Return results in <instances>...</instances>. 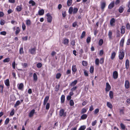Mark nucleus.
I'll return each instance as SVG.
<instances>
[{
  "mask_svg": "<svg viewBox=\"0 0 130 130\" xmlns=\"http://www.w3.org/2000/svg\"><path fill=\"white\" fill-rule=\"evenodd\" d=\"M22 27L23 30H24L26 28V26H25V24L23 23L22 24Z\"/></svg>",
  "mask_w": 130,
  "mask_h": 130,
  "instance_id": "603ef678",
  "label": "nucleus"
},
{
  "mask_svg": "<svg viewBox=\"0 0 130 130\" xmlns=\"http://www.w3.org/2000/svg\"><path fill=\"white\" fill-rule=\"evenodd\" d=\"M84 74L85 76H88V72L86 70L84 69Z\"/></svg>",
  "mask_w": 130,
  "mask_h": 130,
  "instance_id": "e433bc0d",
  "label": "nucleus"
},
{
  "mask_svg": "<svg viewBox=\"0 0 130 130\" xmlns=\"http://www.w3.org/2000/svg\"><path fill=\"white\" fill-rule=\"evenodd\" d=\"M14 110L13 109L11 112L10 113V115L11 116H12L14 114Z\"/></svg>",
  "mask_w": 130,
  "mask_h": 130,
  "instance_id": "338daca9",
  "label": "nucleus"
},
{
  "mask_svg": "<svg viewBox=\"0 0 130 130\" xmlns=\"http://www.w3.org/2000/svg\"><path fill=\"white\" fill-rule=\"evenodd\" d=\"M22 7L21 6H17L16 9L17 11H21L22 10Z\"/></svg>",
  "mask_w": 130,
  "mask_h": 130,
  "instance_id": "4be33fe9",
  "label": "nucleus"
},
{
  "mask_svg": "<svg viewBox=\"0 0 130 130\" xmlns=\"http://www.w3.org/2000/svg\"><path fill=\"white\" fill-rule=\"evenodd\" d=\"M115 19L114 18H112L110 21V24L111 26H113L115 25L114 23H115Z\"/></svg>",
  "mask_w": 130,
  "mask_h": 130,
  "instance_id": "6e6552de",
  "label": "nucleus"
},
{
  "mask_svg": "<svg viewBox=\"0 0 130 130\" xmlns=\"http://www.w3.org/2000/svg\"><path fill=\"white\" fill-rule=\"evenodd\" d=\"M20 30L19 27L17 28L16 30L15 31V34L17 35L20 32Z\"/></svg>",
  "mask_w": 130,
  "mask_h": 130,
  "instance_id": "393cba45",
  "label": "nucleus"
},
{
  "mask_svg": "<svg viewBox=\"0 0 130 130\" xmlns=\"http://www.w3.org/2000/svg\"><path fill=\"white\" fill-rule=\"evenodd\" d=\"M3 86L2 85H0V92H1L2 93L3 92Z\"/></svg>",
  "mask_w": 130,
  "mask_h": 130,
  "instance_id": "4d7b16f0",
  "label": "nucleus"
},
{
  "mask_svg": "<svg viewBox=\"0 0 130 130\" xmlns=\"http://www.w3.org/2000/svg\"><path fill=\"white\" fill-rule=\"evenodd\" d=\"M23 87V85L22 83H21L19 85L18 88L20 90L22 89Z\"/></svg>",
  "mask_w": 130,
  "mask_h": 130,
  "instance_id": "c9c22d12",
  "label": "nucleus"
},
{
  "mask_svg": "<svg viewBox=\"0 0 130 130\" xmlns=\"http://www.w3.org/2000/svg\"><path fill=\"white\" fill-rule=\"evenodd\" d=\"M59 115L60 116H65L66 115V113L64 112V110L62 109L60 110L59 112Z\"/></svg>",
  "mask_w": 130,
  "mask_h": 130,
  "instance_id": "f03ea898",
  "label": "nucleus"
},
{
  "mask_svg": "<svg viewBox=\"0 0 130 130\" xmlns=\"http://www.w3.org/2000/svg\"><path fill=\"white\" fill-rule=\"evenodd\" d=\"M5 85L7 86H8L9 85V80L8 79H7L5 81Z\"/></svg>",
  "mask_w": 130,
  "mask_h": 130,
  "instance_id": "412c9836",
  "label": "nucleus"
},
{
  "mask_svg": "<svg viewBox=\"0 0 130 130\" xmlns=\"http://www.w3.org/2000/svg\"><path fill=\"white\" fill-rule=\"evenodd\" d=\"M87 117V115L86 114H83L81 117V118L82 119H86Z\"/></svg>",
  "mask_w": 130,
  "mask_h": 130,
  "instance_id": "72a5a7b5",
  "label": "nucleus"
},
{
  "mask_svg": "<svg viewBox=\"0 0 130 130\" xmlns=\"http://www.w3.org/2000/svg\"><path fill=\"white\" fill-rule=\"evenodd\" d=\"M44 10L42 9L39 11L38 14L39 15H42L44 14Z\"/></svg>",
  "mask_w": 130,
  "mask_h": 130,
  "instance_id": "4468645a",
  "label": "nucleus"
},
{
  "mask_svg": "<svg viewBox=\"0 0 130 130\" xmlns=\"http://www.w3.org/2000/svg\"><path fill=\"white\" fill-rule=\"evenodd\" d=\"M112 35V32L110 31L108 33V35L109 38H111Z\"/></svg>",
  "mask_w": 130,
  "mask_h": 130,
  "instance_id": "a18cd8bd",
  "label": "nucleus"
},
{
  "mask_svg": "<svg viewBox=\"0 0 130 130\" xmlns=\"http://www.w3.org/2000/svg\"><path fill=\"white\" fill-rule=\"evenodd\" d=\"M104 52L103 50L100 51L99 53V55L100 56H102Z\"/></svg>",
  "mask_w": 130,
  "mask_h": 130,
  "instance_id": "774afa93",
  "label": "nucleus"
},
{
  "mask_svg": "<svg viewBox=\"0 0 130 130\" xmlns=\"http://www.w3.org/2000/svg\"><path fill=\"white\" fill-rule=\"evenodd\" d=\"M109 96L111 99H112L113 98V94L112 92V91H110L109 93Z\"/></svg>",
  "mask_w": 130,
  "mask_h": 130,
  "instance_id": "5701e85b",
  "label": "nucleus"
},
{
  "mask_svg": "<svg viewBox=\"0 0 130 130\" xmlns=\"http://www.w3.org/2000/svg\"><path fill=\"white\" fill-rule=\"evenodd\" d=\"M113 78L114 79H116L118 77V73L117 71H114L113 73Z\"/></svg>",
  "mask_w": 130,
  "mask_h": 130,
  "instance_id": "20e7f679",
  "label": "nucleus"
},
{
  "mask_svg": "<svg viewBox=\"0 0 130 130\" xmlns=\"http://www.w3.org/2000/svg\"><path fill=\"white\" fill-rule=\"evenodd\" d=\"M107 106L110 108H111L112 107V104L109 102H107Z\"/></svg>",
  "mask_w": 130,
  "mask_h": 130,
  "instance_id": "a878e982",
  "label": "nucleus"
},
{
  "mask_svg": "<svg viewBox=\"0 0 130 130\" xmlns=\"http://www.w3.org/2000/svg\"><path fill=\"white\" fill-rule=\"evenodd\" d=\"M120 126L122 129H125V126L123 124L121 123L120 124Z\"/></svg>",
  "mask_w": 130,
  "mask_h": 130,
  "instance_id": "09e8293b",
  "label": "nucleus"
},
{
  "mask_svg": "<svg viewBox=\"0 0 130 130\" xmlns=\"http://www.w3.org/2000/svg\"><path fill=\"white\" fill-rule=\"evenodd\" d=\"M125 67L126 69H128L129 67V60L127 59L125 61Z\"/></svg>",
  "mask_w": 130,
  "mask_h": 130,
  "instance_id": "f8f14e48",
  "label": "nucleus"
},
{
  "mask_svg": "<svg viewBox=\"0 0 130 130\" xmlns=\"http://www.w3.org/2000/svg\"><path fill=\"white\" fill-rule=\"evenodd\" d=\"M9 118H7V119H6L5 122V124H7L9 122Z\"/></svg>",
  "mask_w": 130,
  "mask_h": 130,
  "instance_id": "79ce46f5",
  "label": "nucleus"
},
{
  "mask_svg": "<svg viewBox=\"0 0 130 130\" xmlns=\"http://www.w3.org/2000/svg\"><path fill=\"white\" fill-rule=\"evenodd\" d=\"M94 71V68L93 66H91L90 68V73H92Z\"/></svg>",
  "mask_w": 130,
  "mask_h": 130,
  "instance_id": "58836bf2",
  "label": "nucleus"
},
{
  "mask_svg": "<svg viewBox=\"0 0 130 130\" xmlns=\"http://www.w3.org/2000/svg\"><path fill=\"white\" fill-rule=\"evenodd\" d=\"M72 70L73 72H74L75 73L77 70V69L76 66L75 65H73L72 67Z\"/></svg>",
  "mask_w": 130,
  "mask_h": 130,
  "instance_id": "2eb2a0df",
  "label": "nucleus"
},
{
  "mask_svg": "<svg viewBox=\"0 0 130 130\" xmlns=\"http://www.w3.org/2000/svg\"><path fill=\"white\" fill-rule=\"evenodd\" d=\"M125 86L126 89H128L129 87V83L127 80H126L125 82Z\"/></svg>",
  "mask_w": 130,
  "mask_h": 130,
  "instance_id": "1a4fd4ad",
  "label": "nucleus"
},
{
  "mask_svg": "<svg viewBox=\"0 0 130 130\" xmlns=\"http://www.w3.org/2000/svg\"><path fill=\"white\" fill-rule=\"evenodd\" d=\"M31 22L30 20H28L26 21V24L27 26H29L30 25Z\"/></svg>",
  "mask_w": 130,
  "mask_h": 130,
  "instance_id": "c85d7f7f",
  "label": "nucleus"
},
{
  "mask_svg": "<svg viewBox=\"0 0 130 130\" xmlns=\"http://www.w3.org/2000/svg\"><path fill=\"white\" fill-rule=\"evenodd\" d=\"M125 27L124 26H122L121 29V32L122 34H124L125 32Z\"/></svg>",
  "mask_w": 130,
  "mask_h": 130,
  "instance_id": "ddd939ff",
  "label": "nucleus"
},
{
  "mask_svg": "<svg viewBox=\"0 0 130 130\" xmlns=\"http://www.w3.org/2000/svg\"><path fill=\"white\" fill-rule=\"evenodd\" d=\"M124 51L122 50L120 51L119 53V57L120 59L122 60L123 59L124 57Z\"/></svg>",
  "mask_w": 130,
  "mask_h": 130,
  "instance_id": "f257e3e1",
  "label": "nucleus"
},
{
  "mask_svg": "<svg viewBox=\"0 0 130 130\" xmlns=\"http://www.w3.org/2000/svg\"><path fill=\"white\" fill-rule=\"evenodd\" d=\"M86 127L85 125L81 126L79 129L78 130H84L86 128Z\"/></svg>",
  "mask_w": 130,
  "mask_h": 130,
  "instance_id": "bb28decb",
  "label": "nucleus"
},
{
  "mask_svg": "<svg viewBox=\"0 0 130 130\" xmlns=\"http://www.w3.org/2000/svg\"><path fill=\"white\" fill-rule=\"evenodd\" d=\"M46 16L47 17V21L48 22L51 23L52 21V17L50 13H48L46 14Z\"/></svg>",
  "mask_w": 130,
  "mask_h": 130,
  "instance_id": "7ed1b4c3",
  "label": "nucleus"
},
{
  "mask_svg": "<svg viewBox=\"0 0 130 130\" xmlns=\"http://www.w3.org/2000/svg\"><path fill=\"white\" fill-rule=\"evenodd\" d=\"M77 87L76 86L73 87L71 89V91L73 92L75 90L77 89Z\"/></svg>",
  "mask_w": 130,
  "mask_h": 130,
  "instance_id": "0e129e2a",
  "label": "nucleus"
},
{
  "mask_svg": "<svg viewBox=\"0 0 130 130\" xmlns=\"http://www.w3.org/2000/svg\"><path fill=\"white\" fill-rule=\"evenodd\" d=\"M106 3L105 2H103L101 4V8L103 10L105 7Z\"/></svg>",
  "mask_w": 130,
  "mask_h": 130,
  "instance_id": "6ab92c4d",
  "label": "nucleus"
},
{
  "mask_svg": "<svg viewBox=\"0 0 130 130\" xmlns=\"http://www.w3.org/2000/svg\"><path fill=\"white\" fill-rule=\"evenodd\" d=\"M34 80L36 82L37 80V77L36 74L35 73L33 75Z\"/></svg>",
  "mask_w": 130,
  "mask_h": 130,
  "instance_id": "f3484780",
  "label": "nucleus"
},
{
  "mask_svg": "<svg viewBox=\"0 0 130 130\" xmlns=\"http://www.w3.org/2000/svg\"><path fill=\"white\" fill-rule=\"evenodd\" d=\"M77 80H75L73 82H72L70 84V86H74L77 83Z\"/></svg>",
  "mask_w": 130,
  "mask_h": 130,
  "instance_id": "a211bd4d",
  "label": "nucleus"
},
{
  "mask_svg": "<svg viewBox=\"0 0 130 130\" xmlns=\"http://www.w3.org/2000/svg\"><path fill=\"white\" fill-rule=\"evenodd\" d=\"M61 103H63L64 102L65 100V96L64 95H62L61 98Z\"/></svg>",
  "mask_w": 130,
  "mask_h": 130,
  "instance_id": "dca6fc26",
  "label": "nucleus"
},
{
  "mask_svg": "<svg viewBox=\"0 0 130 130\" xmlns=\"http://www.w3.org/2000/svg\"><path fill=\"white\" fill-rule=\"evenodd\" d=\"M20 103V102L19 101H17L14 105V107H16L18 106Z\"/></svg>",
  "mask_w": 130,
  "mask_h": 130,
  "instance_id": "c03bdc74",
  "label": "nucleus"
},
{
  "mask_svg": "<svg viewBox=\"0 0 130 130\" xmlns=\"http://www.w3.org/2000/svg\"><path fill=\"white\" fill-rule=\"evenodd\" d=\"M120 115H124V109H120Z\"/></svg>",
  "mask_w": 130,
  "mask_h": 130,
  "instance_id": "ea45409f",
  "label": "nucleus"
},
{
  "mask_svg": "<svg viewBox=\"0 0 130 130\" xmlns=\"http://www.w3.org/2000/svg\"><path fill=\"white\" fill-rule=\"evenodd\" d=\"M86 111L87 110L85 108H83L81 111V113L82 114L85 113L86 112Z\"/></svg>",
  "mask_w": 130,
  "mask_h": 130,
  "instance_id": "4c0bfd02",
  "label": "nucleus"
},
{
  "mask_svg": "<svg viewBox=\"0 0 130 130\" xmlns=\"http://www.w3.org/2000/svg\"><path fill=\"white\" fill-rule=\"evenodd\" d=\"M99 60L97 58L95 59V63L97 65H99Z\"/></svg>",
  "mask_w": 130,
  "mask_h": 130,
  "instance_id": "de8ad7c7",
  "label": "nucleus"
},
{
  "mask_svg": "<svg viewBox=\"0 0 130 130\" xmlns=\"http://www.w3.org/2000/svg\"><path fill=\"white\" fill-rule=\"evenodd\" d=\"M72 0H68L67 2V4L68 6H70L72 3Z\"/></svg>",
  "mask_w": 130,
  "mask_h": 130,
  "instance_id": "b1692460",
  "label": "nucleus"
},
{
  "mask_svg": "<svg viewBox=\"0 0 130 130\" xmlns=\"http://www.w3.org/2000/svg\"><path fill=\"white\" fill-rule=\"evenodd\" d=\"M29 52L32 54H36V48H35L29 50Z\"/></svg>",
  "mask_w": 130,
  "mask_h": 130,
  "instance_id": "39448f33",
  "label": "nucleus"
},
{
  "mask_svg": "<svg viewBox=\"0 0 130 130\" xmlns=\"http://www.w3.org/2000/svg\"><path fill=\"white\" fill-rule=\"evenodd\" d=\"M111 87L108 83H106V87L105 88L106 91H108L110 89Z\"/></svg>",
  "mask_w": 130,
  "mask_h": 130,
  "instance_id": "0eeeda50",
  "label": "nucleus"
},
{
  "mask_svg": "<svg viewBox=\"0 0 130 130\" xmlns=\"http://www.w3.org/2000/svg\"><path fill=\"white\" fill-rule=\"evenodd\" d=\"M61 74L60 73H57L56 75V78L57 79H59L61 77Z\"/></svg>",
  "mask_w": 130,
  "mask_h": 130,
  "instance_id": "7c9ffc66",
  "label": "nucleus"
},
{
  "mask_svg": "<svg viewBox=\"0 0 130 130\" xmlns=\"http://www.w3.org/2000/svg\"><path fill=\"white\" fill-rule=\"evenodd\" d=\"M20 54H22L24 53V51H23V48L21 47L20 48Z\"/></svg>",
  "mask_w": 130,
  "mask_h": 130,
  "instance_id": "37998d69",
  "label": "nucleus"
},
{
  "mask_svg": "<svg viewBox=\"0 0 130 130\" xmlns=\"http://www.w3.org/2000/svg\"><path fill=\"white\" fill-rule=\"evenodd\" d=\"M29 4H31L32 6H34L35 4V3L33 1L30 0L29 2Z\"/></svg>",
  "mask_w": 130,
  "mask_h": 130,
  "instance_id": "2f4dec72",
  "label": "nucleus"
},
{
  "mask_svg": "<svg viewBox=\"0 0 130 130\" xmlns=\"http://www.w3.org/2000/svg\"><path fill=\"white\" fill-rule=\"evenodd\" d=\"M127 29H130V26L129 23H127L126 25Z\"/></svg>",
  "mask_w": 130,
  "mask_h": 130,
  "instance_id": "052dcab7",
  "label": "nucleus"
},
{
  "mask_svg": "<svg viewBox=\"0 0 130 130\" xmlns=\"http://www.w3.org/2000/svg\"><path fill=\"white\" fill-rule=\"evenodd\" d=\"M70 105L71 106H72L74 105V102L73 100H71L70 102Z\"/></svg>",
  "mask_w": 130,
  "mask_h": 130,
  "instance_id": "8fccbe9b",
  "label": "nucleus"
},
{
  "mask_svg": "<svg viewBox=\"0 0 130 130\" xmlns=\"http://www.w3.org/2000/svg\"><path fill=\"white\" fill-rule=\"evenodd\" d=\"M76 26H77V22H75L73 23L72 26L73 27H75Z\"/></svg>",
  "mask_w": 130,
  "mask_h": 130,
  "instance_id": "6e6d98bb",
  "label": "nucleus"
},
{
  "mask_svg": "<svg viewBox=\"0 0 130 130\" xmlns=\"http://www.w3.org/2000/svg\"><path fill=\"white\" fill-rule=\"evenodd\" d=\"M128 7L129 9L127 10V11L128 12H130V2H129L128 3Z\"/></svg>",
  "mask_w": 130,
  "mask_h": 130,
  "instance_id": "864d4df0",
  "label": "nucleus"
},
{
  "mask_svg": "<svg viewBox=\"0 0 130 130\" xmlns=\"http://www.w3.org/2000/svg\"><path fill=\"white\" fill-rule=\"evenodd\" d=\"M60 85H59L58 86H57L55 87V91H58L59 89Z\"/></svg>",
  "mask_w": 130,
  "mask_h": 130,
  "instance_id": "bf43d9fd",
  "label": "nucleus"
},
{
  "mask_svg": "<svg viewBox=\"0 0 130 130\" xmlns=\"http://www.w3.org/2000/svg\"><path fill=\"white\" fill-rule=\"evenodd\" d=\"M15 61H14L12 63V67L14 69H15Z\"/></svg>",
  "mask_w": 130,
  "mask_h": 130,
  "instance_id": "e2e57ef3",
  "label": "nucleus"
},
{
  "mask_svg": "<svg viewBox=\"0 0 130 130\" xmlns=\"http://www.w3.org/2000/svg\"><path fill=\"white\" fill-rule=\"evenodd\" d=\"M73 8L72 7H71L70 8L69 10V12L70 14H72V12H73Z\"/></svg>",
  "mask_w": 130,
  "mask_h": 130,
  "instance_id": "473e14b6",
  "label": "nucleus"
},
{
  "mask_svg": "<svg viewBox=\"0 0 130 130\" xmlns=\"http://www.w3.org/2000/svg\"><path fill=\"white\" fill-rule=\"evenodd\" d=\"M82 64L83 66H86L87 64V62L86 61H83Z\"/></svg>",
  "mask_w": 130,
  "mask_h": 130,
  "instance_id": "3c124183",
  "label": "nucleus"
},
{
  "mask_svg": "<svg viewBox=\"0 0 130 130\" xmlns=\"http://www.w3.org/2000/svg\"><path fill=\"white\" fill-rule=\"evenodd\" d=\"M104 61V58H101L100 61V62L101 64H102L103 63Z\"/></svg>",
  "mask_w": 130,
  "mask_h": 130,
  "instance_id": "13d9d810",
  "label": "nucleus"
},
{
  "mask_svg": "<svg viewBox=\"0 0 130 130\" xmlns=\"http://www.w3.org/2000/svg\"><path fill=\"white\" fill-rule=\"evenodd\" d=\"M42 64L41 63H38L37 64V66L39 68H40L41 67Z\"/></svg>",
  "mask_w": 130,
  "mask_h": 130,
  "instance_id": "49530a36",
  "label": "nucleus"
},
{
  "mask_svg": "<svg viewBox=\"0 0 130 130\" xmlns=\"http://www.w3.org/2000/svg\"><path fill=\"white\" fill-rule=\"evenodd\" d=\"M116 55V53L114 52H113L111 54V58L112 59H113L115 57Z\"/></svg>",
  "mask_w": 130,
  "mask_h": 130,
  "instance_id": "aec40b11",
  "label": "nucleus"
},
{
  "mask_svg": "<svg viewBox=\"0 0 130 130\" xmlns=\"http://www.w3.org/2000/svg\"><path fill=\"white\" fill-rule=\"evenodd\" d=\"M50 105L49 103H48L47 104L46 106V109H48L50 108Z\"/></svg>",
  "mask_w": 130,
  "mask_h": 130,
  "instance_id": "5fc2aeb1",
  "label": "nucleus"
},
{
  "mask_svg": "<svg viewBox=\"0 0 130 130\" xmlns=\"http://www.w3.org/2000/svg\"><path fill=\"white\" fill-rule=\"evenodd\" d=\"M49 97L48 96H46L45 97L43 102V104L44 105H46L49 99Z\"/></svg>",
  "mask_w": 130,
  "mask_h": 130,
  "instance_id": "9d476101",
  "label": "nucleus"
},
{
  "mask_svg": "<svg viewBox=\"0 0 130 130\" xmlns=\"http://www.w3.org/2000/svg\"><path fill=\"white\" fill-rule=\"evenodd\" d=\"M99 110L98 109H95L94 111V113L95 114H96L98 112H99Z\"/></svg>",
  "mask_w": 130,
  "mask_h": 130,
  "instance_id": "69168bd1",
  "label": "nucleus"
},
{
  "mask_svg": "<svg viewBox=\"0 0 130 130\" xmlns=\"http://www.w3.org/2000/svg\"><path fill=\"white\" fill-rule=\"evenodd\" d=\"M35 110L34 109H33L31 110L29 113V117L30 118L32 117L35 113Z\"/></svg>",
  "mask_w": 130,
  "mask_h": 130,
  "instance_id": "423d86ee",
  "label": "nucleus"
},
{
  "mask_svg": "<svg viewBox=\"0 0 130 130\" xmlns=\"http://www.w3.org/2000/svg\"><path fill=\"white\" fill-rule=\"evenodd\" d=\"M119 11L120 13H122L123 10H124V8L123 7H122L121 6H120V7L119 8Z\"/></svg>",
  "mask_w": 130,
  "mask_h": 130,
  "instance_id": "cd10ccee",
  "label": "nucleus"
},
{
  "mask_svg": "<svg viewBox=\"0 0 130 130\" xmlns=\"http://www.w3.org/2000/svg\"><path fill=\"white\" fill-rule=\"evenodd\" d=\"M114 3H115L114 1H113L111 2L108 6V8L110 9L114 7Z\"/></svg>",
  "mask_w": 130,
  "mask_h": 130,
  "instance_id": "9b49d317",
  "label": "nucleus"
},
{
  "mask_svg": "<svg viewBox=\"0 0 130 130\" xmlns=\"http://www.w3.org/2000/svg\"><path fill=\"white\" fill-rule=\"evenodd\" d=\"M85 31H84L83 32L80 37L81 38H82L84 37L85 35Z\"/></svg>",
  "mask_w": 130,
  "mask_h": 130,
  "instance_id": "a19ab883",
  "label": "nucleus"
},
{
  "mask_svg": "<svg viewBox=\"0 0 130 130\" xmlns=\"http://www.w3.org/2000/svg\"><path fill=\"white\" fill-rule=\"evenodd\" d=\"M78 9L76 8H75L73 9V12L74 14L76 13L78 10Z\"/></svg>",
  "mask_w": 130,
  "mask_h": 130,
  "instance_id": "f704fd0d",
  "label": "nucleus"
},
{
  "mask_svg": "<svg viewBox=\"0 0 130 130\" xmlns=\"http://www.w3.org/2000/svg\"><path fill=\"white\" fill-rule=\"evenodd\" d=\"M10 59L9 58H7L4 59L3 60L4 62H8L10 61Z\"/></svg>",
  "mask_w": 130,
  "mask_h": 130,
  "instance_id": "c756f323",
  "label": "nucleus"
},
{
  "mask_svg": "<svg viewBox=\"0 0 130 130\" xmlns=\"http://www.w3.org/2000/svg\"><path fill=\"white\" fill-rule=\"evenodd\" d=\"M97 123L96 121V120L94 121L92 123V126H94Z\"/></svg>",
  "mask_w": 130,
  "mask_h": 130,
  "instance_id": "680f3d73",
  "label": "nucleus"
}]
</instances>
